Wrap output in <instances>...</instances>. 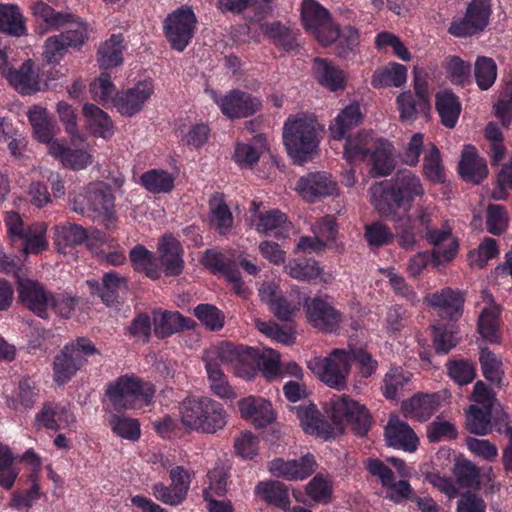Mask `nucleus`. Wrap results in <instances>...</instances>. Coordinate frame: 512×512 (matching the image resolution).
Instances as JSON below:
<instances>
[{
	"instance_id": "obj_33",
	"label": "nucleus",
	"mask_w": 512,
	"mask_h": 512,
	"mask_svg": "<svg viewBox=\"0 0 512 512\" xmlns=\"http://www.w3.org/2000/svg\"><path fill=\"white\" fill-rule=\"evenodd\" d=\"M203 264L213 271L222 272L226 281L232 286L233 291L241 296L247 297L249 290L245 287L238 270L232 269L224 262V257L221 253L208 250L203 256Z\"/></svg>"
},
{
	"instance_id": "obj_31",
	"label": "nucleus",
	"mask_w": 512,
	"mask_h": 512,
	"mask_svg": "<svg viewBox=\"0 0 512 512\" xmlns=\"http://www.w3.org/2000/svg\"><path fill=\"white\" fill-rule=\"evenodd\" d=\"M415 91L418 101L410 91L401 93L396 99L400 119L404 122H412L419 113H426L429 110L428 97L424 89L420 87L417 75L415 76Z\"/></svg>"
},
{
	"instance_id": "obj_24",
	"label": "nucleus",
	"mask_w": 512,
	"mask_h": 512,
	"mask_svg": "<svg viewBox=\"0 0 512 512\" xmlns=\"http://www.w3.org/2000/svg\"><path fill=\"white\" fill-rule=\"evenodd\" d=\"M37 425L50 430L73 429L76 417L69 405L47 403L36 414Z\"/></svg>"
},
{
	"instance_id": "obj_36",
	"label": "nucleus",
	"mask_w": 512,
	"mask_h": 512,
	"mask_svg": "<svg viewBox=\"0 0 512 512\" xmlns=\"http://www.w3.org/2000/svg\"><path fill=\"white\" fill-rule=\"evenodd\" d=\"M245 354L243 347H236L231 343L223 342L217 346L209 348L205 352L204 361L221 364H231L235 367L238 375L243 376L239 370V365L245 361Z\"/></svg>"
},
{
	"instance_id": "obj_39",
	"label": "nucleus",
	"mask_w": 512,
	"mask_h": 512,
	"mask_svg": "<svg viewBox=\"0 0 512 512\" xmlns=\"http://www.w3.org/2000/svg\"><path fill=\"white\" fill-rule=\"evenodd\" d=\"M123 37L114 34L104 41L97 51V63L100 69L109 70L123 63Z\"/></svg>"
},
{
	"instance_id": "obj_34",
	"label": "nucleus",
	"mask_w": 512,
	"mask_h": 512,
	"mask_svg": "<svg viewBox=\"0 0 512 512\" xmlns=\"http://www.w3.org/2000/svg\"><path fill=\"white\" fill-rule=\"evenodd\" d=\"M27 117L33 128L34 137L41 143L47 145V152L50 144L58 139L54 138L56 129L48 117L47 109L41 106H33L27 112Z\"/></svg>"
},
{
	"instance_id": "obj_60",
	"label": "nucleus",
	"mask_w": 512,
	"mask_h": 512,
	"mask_svg": "<svg viewBox=\"0 0 512 512\" xmlns=\"http://www.w3.org/2000/svg\"><path fill=\"white\" fill-rule=\"evenodd\" d=\"M305 491L314 502L327 504L332 499L333 482L330 477L317 474L308 482Z\"/></svg>"
},
{
	"instance_id": "obj_19",
	"label": "nucleus",
	"mask_w": 512,
	"mask_h": 512,
	"mask_svg": "<svg viewBox=\"0 0 512 512\" xmlns=\"http://www.w3.org/2000/svg\"><path fill=\"white\" fill-rule=\"evenodd\" d=\"M5 78L23 95H31L43 89L39 69L31 59H26L18 68L7 71Z\"/></svg>"
},
{
	"instance_id": "obj_58",
	"label": "nucleus",
	"mask_w": 512,
	"mask_h": 512,
	"mask_svg": "<svg viewBox=\"0 0 512 512\" xmlns=\"http://www.w3.org/2000/svg\"><path fill=\"white\" fill-rule=\"evenodd\" d=\"M176 132L183 145L193 148L202 147L210 137V128L202 122L189 127L180 126Z\"/></svg>"
},
{
	"instance_id": "obj_51",
	"label": "nucleus",
	"mask_w": 512,
	"mask_h": 512,
	"mask_svg": "<svg viewBox=\"0 0 512 512\" xmlns=\"http://www.w3.org/2000/svg\"><path fill=\"white\" fill-rule=\"evenodd\" d=\"M205 368L212 393L221 399H234L236 393L229 384L224 372L218 367V363L207 362L205 363Z\"/></svg>"
},
{
	"instance_id": "obj_22",
	"label": "nucleus",
	"mask_w": 512,
	"mask_h": 512,
	"mask_svg": "<svg viewBox=\"0 0 512 512\" xmlns=\"http://www.w3.org/2000/svg\"><path fill=\"white\" fill-rule=\"evenodd\" d=\"M424 302L437 310L441 317L454 321L462 315L464 298L460 291L445 288L427 294Z\"/></svg>"
},
{
	"instance_id": "obj_62",
	"label": "nucleus",
	"mask_w": 512,
	"mask_h": 512,
	"mask_svg": "<svg viewBox=\"0 0 512 512\" xmlns=\"http://www.w3.org/2000/svg\"><path fill=\"white\" fill-rule=\"evenodd\" d=\"M108 424L112 431L123 439L136 441L140 437V424L136 419L112 414L108 418Z\"/></svg>"
},
{
	"instance_id": "obj_16",
	"label": "nucleus",
	"mask_w": 512,
	"mask_h": 512,
	"mask_svg": "<svg viewBox=\"0 0 512 512\" xmlns=\"http://www.w3.org/2000/svg\"><path fill=\"white\" fill-rule=\"evenodd\" d=\"M490 4L487 0H473L462 20L455 21L449 27V33L456 37L471 36L481 31L488 23Z\"/></svg>"
},
{
	"instance_id": "obj_55",
	"label": "nucleus",
	"mask_w": 512,
	"mask_h": 512,
	"mask_svg": "<svg viewBox=\"0 0 512 512\" xmlns=\"http://www.w3.org/2000/svg\"><path fill=\"white\" fill-rule=\"evenodd\" d=\"M446 77L454 85L464 86L471 79V65L456 55H450L443 62Z\"/></svg>"
},
{
	"instance_id": "obj_21",
	"label": "nucleus",
	"mask_w": 512,
	"mask_h": 512,
	"mask_svg": "<svg viewBox=\"0 0 512 512\" xmlns=\"http://www.w3.org/2000/svg\"><path fill=\"white\" fill-rule=\"evenodd\" d=\"M305 433L315 435L324 440L335 438L339 435L340 428L333 430L331 424L323 420L314 404L300 405L292 408Z\"/></svg>"
},
{
	"instance_id": "obj_5",
	"label": "nucleus",
	"mask_w": 512,
	"mask_h": 512,
	"mask_svg": "<svg viewBox=\"0 0 512 512\" xmlns=\"http://www.w3.org/2000/svg\"><path fill=\"white\" fill-rule=\"evenodd\" d=\"M352 354L348 349H333L328 356H315L307 361V367L327 386L343 390L351 372Z\"/></svg>"
},
{
	"instance_id": "obj_50",
	"label": "nucleus",
	"mask_w": 512,
	"mask_h": 512,
	"mask_svg": "<svg viewBox=\"0 0 512 512\" xmlns=\"http://www.w3.org/2000/svg\"><path fill=\"white\" fill-rule=\"evenodd\" d=\"M47 225L44 222L34 223L29 226L23 236V253L40 254L47 250L48 241L46 238Z\"/></svg>"
},
{
	"instance_id": "obj_47",
	"label": "nucleus",
	"mask_w": 512,
	"mask_h": 512,
	"mask_svg": "<svg viewBox=\"0 0 512 512\" xmlns=\"http://www.w3.org/2000/svg\"><path fill=\"white\" fill-rule=\"evenodd\" d=\"M140 184L154 194L169 193L174 188L175 176L163 169H151L141 175Z\"/></svg>"
},
{
	"instance_id": "obj_28",
	"label": "nucleus",
	"mask_w": 512,
	"mask_h": 512,
	"mask_svg": "<svg viewBox=\"0 0 512 512\" xmlns=\"http://www.w3.org/2000/svg\"><path fill=\"white\" fill-rule=\"evenodd\" d=\"M385 437L388 446L414 452L418 445L415 432L398 417L393 416L385 428Z\"/></svg>"
},
{
	"instance_id": "obj_29",
	"label": "nucleus",
	"mask_w": 512,
	"mask_h": 512,
	"mask_svg": "<svg viewBox=\"0 0 512 512\" xmlns=\"http://www.w3.org/2000/svg\"><path fill=\"white\" fill-rule=\"evenodd\" d=\"M159 260L164 272L168 276L181 274L184 261L182 247L179 241L171 235H164L158 245Z\"/></svg>"
},
{
	"instance_id": "obj_45",
	"label": "nucleus",
	"mask_w": 512,
	"mask_h": 512,
	"mask_svg": "<svg viewBox=\"0 0 512 512\" xmlns=\"http://www.w3.org/2000/svg\"><path fill=\"white\" fill-rule=\"evenodd\" d=\"M191 323V320L178 312L161 311L154 314V331L161 338L177 333L183 328H190Z\"/></svg>"
},
{
	"instance_id": "obj_27",
	"label": "nucleus",
	"mask_w": 512,
	"mask_h": 512,
	"mask_svg": "<svg viewBox=\"0 0 512 512\" xmlns=\"http://www.w3.org/2000/svg\"><path fill=\"white\" fill-rule=\"evenodd\" d=\"M483 303L485 304L481 309L478 319V331L480 335L490 343H499V316L500 308L494 302L491 294L483 292Z\"/></svg>"
},
{
	"instance_id": "obj_46",
	"label": "nucleus",
	"mask_w": 512,
	"mask_h": 512,
	"mask_svg": "<svg viewBox=\"0 0 512 512\" xmlns=\"http://www.w3.org/2000/svg\"><path fill=\"white\" fill-rule=\"evenodd\" d=\"M91 292H98L102 301L107 305L114 303L121 291L126 289V281L114 272L106 273L103 277L102 287L95 281H87Z\"/></svg>"
},
{
	"instance_id": "obj_6",
	"label": "nucleus",
	"mask_w": 512,
	"mask_h": 512,
	"mask_svg": "<svg viewBox=\"0 0 512 512\" xmlns=\"http://www.w3.org/2000/svg\"><path fill=\"white\" fill-rule=\"evenodd\" d=\"M106 393L116 409H139L152 402L155 389L137 377L122 376L108 386Z\"/></svg>"
},
{
	"instance_id": "obj_43",
	"label": "nucleus",
	"mask_w": 512,
	"mask_h": 512,
	"mask_svg": "<svg viewBox=\"0 0 512 512\" xmlns=\"http://www.w3.org/2000/svg\"><path fill=\"white\" fill-rule=\"evenodd\" d=\"M259 205L255 202L250 207V225L259 233L266 234L282 227L286 222V216L278 210H269L258 213Z\"/></svg>"
},
{
	"instance_id": "obj_64",
	"label": "nucleus",
	"mask_w": 512,
	"mask_h": 512,
	"mask_svg": "<svg viewBox=\"0 0 512 512\" xmlns=\"http://www.w3.org/2000/svg\"><path fill=\"white\" fill-rule=\"evenodd\" d=\"M410 378L411 374L401 368L390 369L383 380V395L387 399L396 400L405 384L409 382Z\"/></svg>"
},
{
	"instance_id": "obj_63",
	"label": "nucleus",
	"mask_w": 512,
	"mask_h": 512,
	"mask_svg": "<svg viewBox=\"0 0 512 512\" xmlns=\"http://www.w3.org/2000/svg\"><path fill=\"white\" fill-rule=\"evenodd\" d=\"M285 270L289 276L300 281H315L320 279L327 282L331 279L330 275L327 277L323 276V271L316 262H290L285 267Z\"/></svg>"
},
{
	"instance_id": "obj_53",
	"label": "nucleus",
	"mask_w": 512,
	"mask_h": 512,
	"mask_svg": "<svg viewBox=\"0 0 512 512\" xmlns=\"http://www.w3.org/2000/svg\"><path fill=\"white\" fill-rule=\"evenodd\" d=\"M0 31L12 36L26 33L23 16L15 5H0Z\"/></svg>"
},
{
	"instance_id": "obj_40",
	"label": "nucleus",
	"mask_w": 512,
	"mask_h": 512,
	"mask_svg": "<svg viewBox=\"0 0 512 512\" xmlns=\"http://www.w3.org/2000/svg\"><path fill=\"white\" fill-rule=\"evenodd\" d=\"M438 408L439 397L436 395L413 397L402 404L404 415L420 422L428 420Z\"/></svg>"
},
{
	"instance_id": "obj_8",
	"label": "nucleus",
	"mask_w": 512,
	"mask_h": 512,
	"mask_svg": "<svg viewBox=\"0 0 512 512\" xmlns=\"http://www.w3.org/2000/svg\"><path fill=\"white\" fill-rule=\"evenodd\" d=\"M301 14L306 31L322 46H329L335 42L339 36V29L326 8L315 0H303Z\"/></svg>"
},
{
	"instance_id": "obj_1",
	"label": "nucleus",
	"mask_w": 512,
	"mask_h": 512,
	"mask_svg": "<svg viewBox=\"0 0 512 512\" xmlns=\"http://www.w3.org/2000/svg\"><path fill=\"white\" fill-rule=\"evenodd\" d=\"M32 14L45 25L41 33L61 31L48 37L43 45L42 57L48 64H58L68 48H79L88 38L87 28L79 18L69 13L57 12L47 3L37 1L31 6Z\"/></svg>"
},
{
	"instance_id": "obj_48",
	"label": "nucleus",
	"mask_w": 512,
	"mask_h": 512,
	"mask_svg": "<svg viewBox=\"0 0 512 512\" xmlns=\"http://www.w3.org/2000/svg\"><path fill=\"white\" fill-rule=\"evenodd\" d=\"M498 66L493 58L478 56L474 62L473 76L477 87L486 91L496 82Z\"/></svg>"
},
{
	"instance_id": "obj_56",
	"label": "nucleus",
	"mask_w": 512,
	"mask_h": 512,
	"mask_svg": "<svg viewBox=\"0 0 512 512\" xmlns=\"http://www.w3.org/2000/svg\"><path fill=\"white\" fill-rule=\"evenodd\" d=\"M86 237L87 231L76 224L67 223L55 227L54 242L59 251L82 243Z\"/></svg>"
},
{
	"instance_id": "obj_54",
	"label": "nucleus",
	"mask_w": 512,
	"mask_h": 512,
	"mask_svg": "<svg viewBox=\"0 0 512 512\" xmlns=\"http://www.w3.org/2000/svg\"><path fill=\"white\" fill-rule=\"evenodd\" d=\"M130 260L139 272H143L151 279H158L160 277V268L153 256L144 246L138 245L130 251Z\"/></svg>"
},
{
	"instance_id": "obj_44",
	"label": "nucleus",
	"mask_w": 512,
	"mask_h": 512,
	"mask_svg": "<svg viewBox=\"0 0 512 512\" xmlns=\"http://www.w3.org/2000/svg\"><path fill=\"white\" fill-rule=\"evenodd\" d=\"M407 81V68L399 63H389L376 70L372 76L371 84L374 88L401 87Z\"/></svg>"
},
{
	"instance_id": "obj_3",
	"label": "nucleus",
	"mask_w": 512,
	"mask_h": 512,
	"mask_svg": "<svg viewBox=\"0 0 512 512\" xmlns=\"http://www.w3.org/2000/svg\"><path fill=\"white\" fill-rule=\"evenodd\" d=\"M179 420L190 432L216 434L228 422V413L223 405L207 396H190L178 407Z\"/></svg>"
},
{
	"instance_id": "obj_7",
	"label": "nucleus",
	"mask_w": 512,
	"mask_h": 512,
	"mask_svg": "<svg viewBox=\"0 0 512 512\" xmlns=\"http://www.w3.org/2000/svg\"><path fill=\"white\" fill-rule=\"evenodd\" d=\"M326 411L332 419V429L340 428L339 435L344 432L346 424H351L357 435H364L370 427V415L366 408L348 396L331 398Z\"/></svg>"
},
{
	"instance_id": "obj_14",
	"label": "nucleus",
	"mask_w": 512,
	"mask_h": 512,
	"mask_svg": "<svg viewBox=\"0 0 512 512\" xmlns=\"http://www.w3.org/2000/svg\"><path fill=\"white\" fill-rule=\"evenodd\" d=\"M211 97L228 118L248 117L261 108V101L245 92L232 90L225 95L211 92Z\"/></svg>"
},
{
	"instance_id": "obj_4",
	"label": "nucleus",
	"mask_w": 512,
	"mask_h": 512,
	"mask_svg": "<svg viewBox=\"0 0 512 512\" xmlns=\"http://www.w3.org/2000/svg\"><path fill=\"white\" fill-rule=\"evenodd\" d=\"M323 128L308 116H290L283 126V143L289 157L301 165L317 152Z\"/></svg>"
},
{
	"instance_id": "obj_10",
	"label": "nucleus",
	"mask_w": 512,
	"mask_h": 512,
	"mask_svg": "<svg viewBox=\"0 0 512 512\" xmlns=\"http://www.w3.org/2000/svg\"><path fill=\"white\" fill-rule=\"evenodd\" d=\"M72 209L76 213L86 214L92 212L104 221L114 219V197L110 189L101 182L92 183L85 193L75 195L72 200Z\"/></svg>"
},
{
	"instance_id": "obj_61",
	"label": "nucleus",
	"mask_w": 512,
	"mask_h": 512,
	"mask_svg": "<svg viewBox=\"0 0 512 512\" xmlns=\"http://www.w3.org/2000/svg\"><path fill=\"white\" fill-rule=\"evenodd\" d=\"M210 221L212 226L221 234L230 231L233 225V216L228 206L219 197L210 201Z\"/></svg>"
},
{
	"instance_id": "obj_30",
	"label": "nucleus",
	"mask_w": 512,
	"mask_h": 512,
	"mask_svg": "<svg viewBox=\"0 0 512 512\" xmlns=\"http://www.w3.org/2000/svg\"><path fill=\"white\" fill-rule=\"evenodd\" d=\"M312 72L317 82L326 89L333 92L345 89L347 74L331 61L316 58Z\"/></svg>"
},
{
	"instance_id": "obj_57",
	"label": "nucleus",
	"mask_w": 512,
	"mask_h": 512,
	"mask_svg": "<svg viewBox=\"0 0 512 512\" xmlns=\"http://www.w3.org/2000/svg\"><path fill=\"white\" fill-rule=\"evenodd\" d=\"M62 351L80 368L86 365L89 357L100 354L93 342L84 337L77 338L67 343Z\"/></svg>"
},
{
	"instance_id": "obj_42",
	"label": "nucleus",
	"mask_w": 512,
	"mask_h": 512,
	"mask_svg": "<svg viewBox=\"0 0 512 512\" xmlns=\"http://www.w3.org/2000/svg\"><path fill=\"white\" fill-rule=\"evenodd\" d=\"M362 120V114L358 104L346 106L329 125L330 135L334 140L344 138L347 131L358 125Z\"/></svg>"
},
{
	"instance_id": "obj_20",
	"label": "nucleus",
	"mask_w": 512,
	"mask_h": 512,
	"mask_svg": "<svg viewBox=\"0 0 512 512\" xmlns=\"http://www.w3.org/2000/svg\"><path fill=\"white\" fill-rule=\"evenodd\" d=\"M272 475L289 481L303 480L316 469V462L312 455H305L299 459L284 460L277 458L268 466Z\"/></svg>"
},
{
	"instance_id": "obj_12",
	"label": "nucleus",
	"mask_w": 512,
	"mask_h": 512,
	"mask_svg": "<svg viewBox=\"0 0 512 512\" xmlns=\"http://www.w3.org/2000/svg\"><path fill=\"white\" fill-rule=\"evenodd\" d=\"M155 92L152 79H144L115 95L114 107L122 115L131 117L144 109Z\"/></svg>"
},
{
	"instance_id": "obj_11",
	"label": "nucleus",
	"mask_w": 512,
	"mask_h": 512,
	"mask_svg": "<svg viewBox=\"0 0 512 512\" xmlns=\"http://www.w3.org/2000/svg\"><path fill=\"white\" fill-rule=\"evenodd\" d=\"M48 154L58 160L65 168L71 170H83L94 161L91 147L85 137L84 142L70 140V145L58 139L50 144Z\"/></svg>"
},
{
	"instance_id": "obj_13",
	"label": "nucleus",
	"mask_w": 512,
	"mask_h": 512,
	"mask_svg": "<svg viewBox=\"0 0 512 512\" xmlns=\"http://www.w3.org/2000/svg\"><path fill=\"white\" fill-rule=\"evenodd\" d=\"M431 210L422 208L418 211L417 218L422 226L427 229L426 238L434 246L433 258L437 265L451 261L458 250V243L449 229L440 231L429 230Z\"/></svg>"
},
{
	"instance_id": "obj_25",
	"label": "nucleus",
	"mask_w": 512,
	"mask_h": 512,
	"mask_svg": "<svg viewBox=\"0 0 512 512\" xmlns=\"http://www.w3.org/2000/svg\"><path fill=\"white\" fill-rule=\"evenodd\" d=\"M268 151L269 144L267 138L259 134L249 141L237 142L232 159L240 169H252Z\"/></svg>"
},
{
	"instance_id": "obj_38",
	"label": "nucleus",
	"mask_w": 512,
	"mask_h": 512,
	"mask_svg": "<svg viewBox=\"0 0 512 512\" xmlns=\"http://www.w3.org/2000/svg\"><path fill=\"white\" fill-rule=\"evenodd\" d=\"M379 138L370 133L360 132L347 138L344 147V157L349 162L366 161Z\"/></svg>"
},
{
	"instance_id": "obj_41",
	"label": "nucleus",
	"mask_w": 512,
	"mask_h": 512,
	"mask_svg": "<svg viewBox=\"0 0 512 512\" xmlns=\"http://www.w3.org/2000/svg\"><path fill=\"white\" fill-rule=\"evenodd\" d=\"M435 98L442 124L447 128H454L462 109L458 97L452 91L444 90L438 92Z\"/></svg>"
},
{
	"instance_id": "obj_18",
	"label": "nucleus",
	"mask_w": 512,
	"mask_h": 512,
	"mask_svg": "<svg viewBox=\"0 0 512 512\" xmlns=\"http://www.w3.org/2000/svg\"><path fill=\"white\" fill-rule=\"evenodd\" d=\"M19 299L34 314L47 318L52 304V295L37 281L23 279L18 287Z\"/></svg>"
},
{
	"instance_id": "obj_52",
	"label": "nucleus",
	"mask_w": 512,
	"mask_h": 512,
	"mask_svg": "<svg viewBox=\"0 0 512 512\" xmlns=\"http://www.w3.org/2000/svg\"><path fill=\"white\" fill-rule=\"evenodd\" d=\"M423 174L429 181L434 183H441L445 179V172L440 152L432 142H429L425 146Z\"/></svg>"
},
{
	"instance_id": "obj_49",
	"label": "nucleus",
	"mask_w": 512,
	"mask_h": 512,
	"mask_svg": "<svg viewBox=\"0 0 512 512\" xmlns=\"http://www.w3.org/2000/svg\"><path fill=\"white\" fill-rule=\"evenodd\" d=\"M255 492L269 504L281 509H287L290 505L286 486L278 481H263L257 484Z\"/></svg>"
},
{
	"instance_id": "obj_2",
	"label": "nucleus",
	"mask_w": 512,
	"mask_h": 512,
	"mask_svg": "<svg viewBox=\"0 0 512 512\" xmlns=\"http://www.w3.org/2000/svg\"><path fill=\"white\" fill-rule=\"evenodd\" d=\"M423 195L422 182L411 171L398 172L390 187L379 182L369 189L372 206L379 214L394 221L406 219L414 199Z\"/></svg>"
},
{
	"instance_id": "obj_59",
	"label": "nucleus",
	"mask_w": 512,
	"mask_h": 512,
	"mask_svg": "<svg viewBox=\"0 0 512 512\" xmlns=\"http://www.w3.org/2000/svg\"><path fill=\"white\" fill-rule=\"evenodd\" d=\"M56 112L65 132L74 143L85 141V135L79 130L77 115L74 108L67 102L60 101L56 105Z\"/></svg>"
},
{
	"instance_id": "obj_9",
	"label": "nucleus",
	"mask_w": 512,
	"mask_h": 512,
	"mask_svg": "<svg viewBox=\"0 0 512 512\" xmlns=\"http://www.w3.org/2000/svg\"><path fill=\"white\" fill-rule=\"evenodd\" d=\"M197 17L189 6H181L167 15L163 22L164 34L174 50L183 51L197 29Z\"/></svg>"
},
{
	"instance_id": "obj_17",
	"label": "nucleus",
	"mask_w": 512,
	"mask_h": 512,
	"mask_svg": "<svg viewBox=\"0 0 512 512\" xmlns=\"http://www.w3.org/2000/svg\"><path fill=\"white\" fill-rule=\"evenodd\" d=\"M296 190L299 195L308 202H314L319 198L337 195V183L327 172L309 173L301 177Z\"/></svg>"
},
{
	"instance_id": "obj_23",
	"label": "nucleus",
	"mask_w": 512,
	"mask_h": 512,
	"mask_svg": "<svg viewBox=\"0 0 512 512\" xmlns=\"http://www.w3.org/2000/svg\"><path fill=\"white\" fill-rule=\"evenodd\" d=\"M306 317L308 322L321 331H335L342 317L327 301L313 298L306 302Z\"/></svg>"
},
{
	"instance_id": "obj_37",
	"label": "nucleus",
	"mask_w": 512,
	"mask_h": 512,
	"mask_svg": "<svg viewBox=\"0 0 512 512\" xmlns=\"http://www.w3.org/2000/svg\"><path fill=\"white\" fill-rule=\"evenodd\" d=\"M368 159L371 162V174L374 177L389 175L394 167V147L390 142L379 138Z\"/></svg>"
},
{
	"instance_id": "obj_15",
	"label": "nucleus",
	"mask_w": 512,
	"mask_h": 512,
	"mask_svg": "<svg viewBox=\"0 0 512 512\" xmlns=\"http://www.w3.org/2000/svg\"><path fill=\"white\" fill-rule=\"evenodd\" d=\"M368 471L379 478L386 489V497L395 503L413 499V489L406 480L395 481L394 472L378 459H369L366 463Z\"/></svg>"
},
{
	"instance_id": "obj_32",
	"label": "nucleus",
	"mask_w": 512,
	"mask_h": 512,
	"mask_svg": "<svg viewBox=\"0 0 512 512\" xmlns=\"http://www.w3.org/2000/svg\"><path fill=\"white\" fill-rule=\"evenodd\" d=\"M86 130L95 137L110 139L114 135V124L110 116L94 104L83 106Z\"/></svg>"
},
{
	"instance_id": "obj_26",
	"label": "nucleus",
	"mask_w": 512,
	"mask_h": 512,
	"mask_svg": "<svg viewBox=\"0 0 512 512\" xmlns=\"http://www.w3.org/2000/svg\"><path fill=\"white\" fill-rule=\"evenodd\" d=\"M241 417L256 427H265L275 420V413L269 401L261 397L248 396L238 403Z\"/></svg>"
},
{
	"instance_id": "obj_35",
	"label": "nucleus",
	"mask_w": 512,
	"mask_h": 512,
	"mask_svg": "<svg viewBox=\"0 0 512 512\" xmlns=\"http://www.w3.org/2000/svg\"><path fill=\"white\" fill-rule=\"evenodd\" d=\"M459 172L463 179L473 183L481 182L488 175L486 161L477 155L473 146L464 147Z\"/></svg>"
}]
</instances>
